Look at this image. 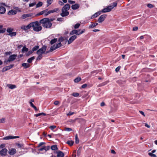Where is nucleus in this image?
<instances>
[{"instance_id":"obj_1","label":"nucleus","mask_w":157,"mask_h":157,"mask_svg":"<svg viewBox=\"0 0 157 157\" xmlns=\"http://www.w3.org/2000/svg\"><path fill=\"white\" fill-rule=\"evenodd\" d=\"M48 18H43L40 21V24L42 25L43 27L46 29H49L52 26V24L48 20Z\"/></svg>"},{"instance_id":"obj_2","label":"nucleus","mask_w":157,"mask_h":157,"mask_svg":"<svg viewBox=\"0 0 157 157\" xmlns=\"http://www.w3.org/2000/svg\"><path fill=\"white\" fill-rule=\"evenodd\" d=\"M34 22H36L37 23L36 25H34V26H32L33 27V30L37 32L41 31L42 29V27L40 26L41 24H40V21L39 22L36 21Z\"/></svg>"},{"instance_id":"obj_3","label":"nucleus","mask_w":157,"mask_h":157,"mask_svg":"<svg viewBox=\"0 0 157 157\" xmlns=\"http://www.w3.org/2000/svg\"><path fill=\"white\" fill-rule=\"evenodd\" d=\"M36 22H32L30 23L27 26L23 25L21 26V29L24 30H27L30 29L32 26H34V25H36Z\"/></svg>"},{"instance_id":"obj_4","label":"nucleus","mask_w":157,"mask_h":157,"mask_svg":"<svg viewBox=\"0 0 157 157\" xmlns=\"http://www.w3.org/2000/svg\"><path fill=\"white\" fill-rule=\"evenodd\" d=\"M17 56V55L13 54L9 56V59L8 60H6L4 61V63L7 64L8 62H10L15 60Z\"/></svg>"},{"instance_id":"obj_5","label":"nucleus","mask_w":157,"mask_h":157,"mask_svg":"<svg viewBox=\"0 0 157 157\" xmlns=\"http://www.w3.org/2000/svg\"><path fill=\"white\" fill-rule=\"evenodd\" d=\"M80 31L81 29H79L78 30L75 29L73 30L70 33V34L71 35H73L75 34L77 35H79L85 32V29H83L82 30L80 33H78V32H79Z\"/></svg>"},{"instance_id":"obj_6","label":"nucleus","mask_w":157,"mask_h":157,"mask_svg":"<svg viewBox=\"0 0 157 157\" xmlns=\"http://www.w3.org/2000/svg\"><path fill=\"white\" fill-rule=\"evenodd\" d=\"M47 47L45 46H43L40 48L36 52L37 54H42L44 53L45 52Z\"/></svg>"},{"instance_id":"obj_7","label":"nucleus","mask_w":157,"mask_h":157,"mask_svg":"<svg viewBox=\"0 0 157 157\" xmlns=\"http://www.w3.org/2000/svg\"><path fill=\"white\" fill-rule=\"evenodd\" d=\"M106 16V15L105 14L101 15L98 19V22L99 23H101L105 20Z\"/></svg>"},{"instance_id":"obj_8","label":"nucleus","mask_w":157,"mask_h":157,"mask_svg":"<svg viewBox=\"0 0 157 157\" xmlns=\"http://www.w3.org/2000/svg\"><path fill=\"white\" fill-rule=\"evenodd\" d=\"M69 14V12L67 11H66L62 9V13L60 15L63 17H66L68 16Z\"/></svg>"},{"instance_id":"obj_9","label":"nucleus","mask_w":157,"mask_h":157,"mask_svg":"<svg viewBox=\"0 0 157 157\" xmlns=\"http://www.w3.org/2000/svg\"><path fill=\"white\" fill-rule=\"evenodd\" d=\"M14 66L13 64H11L10 65L8 66H6L5 67H4L2 70V72H5L7 70H8L12 68Z\"/></svg>"},{"instance_id":"obj_10","label":"nucleus","mask_w":157,"mask_h":157,"mask_svg":"<svg viewBox=\"0 0 157 157\" xmlns=\"http://www.w3.org/2000/svg\"><path fill=\"white\" fill-rule=\"evenodd\" d=\"M7 151L8 150L6 148L2 149L0 151V155L2 156H5L7 154Z\"/></svg>"},{"instance_id":"obj_11","label":"nucleus","mask_w":157,"mask_h":157,"mask_svg":"<svg viewBox=\"0 0 157 157\" xmlns=\"http://www.w3.org/2000/svg\"><path fill=\"white\" fill-rule=\"evenodd\" d=\"M77 37V36L76 35H74L70 37L68 41V44H71Z\"/></svg>"},{"instance_id":"obj_12","label":"nucleus","mask_w":157,"mask_h":157,"mask_svg":"<svg viewBox=\"0 0 157 157\" xmlns=\"http://www.w3.org/2000/svg\"><path fill=\"white\" fill-rule=\"evenodd\" d=\"M111 7L110 6H107L106 8L103 9L102 11V12L103 13H106L112 10Z\"/></svg>"},{"instance_id":"obj_13","label":"nucleus","mask_w":157,"mask_h":157,"mask_svg":"<svg viewBox=\"0 0 157 157\" xmlns=\"http://www.w3.org/2000/svg\"><path fill=\"white\" fill-rule=\"evenodd\" d=\"M16 152V150L15 148H11L9 150L8 153L10 155H13Z\"/></svg>"},{"instance_id":"obj_14","label":"nucleus","mask_w":157,"mask_h":157,"mask_svg":"<svg viewBox=\"0 0 157 157\" xmlns=\"http://www.w3.org/2000/svg\"><path fill=\"white\" fill-rule=\"evenodd\" d=\"M57 154V157H63L64 155V153L61 151H58L56 152Z\"/></svg>"},{"instance_id":"obj_15","label":"nucleus","mask_w":157,"mask_h":157,"mask_svg":"<svg viewBox=\"0 0 157 157\" xmlns=\"http://www.w3.org/2000/svg\"><path fill=\"white\" fill-rule=\"evenodd\" d=\"M33 14L32 13H29L27 14H24L22 16V18L23 19H25L27 17H29L33 16Z\"/></svg>"},{"instance_id":"obj_16","label":"nucleus","mask_w":157,"mask_h":157,"mask_svg":"<svg viewBox=\"0 0 157 157\" xmlns=\"http://www.w3.org/2000/svg\"><path fill=\"white\" fill-rule=\"evenodd\" d=\"M17 13V12L16 10H12L8 12V14L9 15H13L16 14Z\"/></svg>"},{"instance_id":"obj_17","label":"nucleus","mask_w":157,"mask_h":157,"mask_svg":"<svg viewBox=\"0 0 157 157\" xmlns=\"http://www.w3.org/2000/svg\"><path fill=\"white\" fill-rule=\"evenodd\" d=\"M70 8V6L68 4H67L65 5L62 8V9L66 11H68Z\"/></svg>"},{"instance_id":"obj_18","label":"nucleus","mask_w":157,"mask_h":157,"mask_svg":"<svg viewBox=\"0 0 157 157\" xmlns=\"http://www.w3.org/2000/svg\"><path fill=\"white\" fill-rule=\"evenodd\" d=\"M80 5L78 4H75L72 5L71 6V8L73 10H76L79 7Z\"/></svg>"},{"instance_id":"obj_19","label":"nucleus","mask_w":157,"mask_h":157,"mask_svg":"<svg viewBox=\"0 0 157 157\" xmlns=\"http://www.w3.org/2000/svg\"><path fill=\"white\" fill-rule=\"evenodd\" d=\"M101 13V11H99L95 13L94 15H93L91 17V19H93L94 17H96L98 16L99 15H100Z\"/></svg>"},{"instance_id":"obj_20","label":"nucleus","mask_w":157,"mask_h":157,"mask_svg":"<svg viewBox=\"0 0 157 157\" xmlns=\"http://www.w3.org/2000/svg\"><path fill=\"white\" fill-rule=\"evenodd\" d=\"M6 11V9L3 6L0 7V13L1 14H4Z\"/></svg>"},{"instance_id":"obj_21","label":"nucleus","mask_w":157,"mask_h":157,"mask_svg":"<svg viewBox=\"0 0 157 157\" xmlns=\"http://www.w3.org/2000/svg\"><path fill=\"white\" fill-rule=\"evenodd\" d=\"M91 24L89 26V28L90 29L93 28L98 25L97 23H93L91 22Z\"/></svg>"},{"instance_id":"obj_22","label":"nucleus","mask_w":157,"mask_h":157,"mask_svg":"<svg viewBox=\"0 0 157 157\" xmlns=\"http://www.w3.org/2000/svg\"><path fill=\"white\" fill-rule=\"evenodd\" d=\"M22 66L24 67L25 68H29L30 67V65L29 63H24L22 64Z\"/></svg>"},{"instance_id":"obj_23","label":"nucleus","mask_w":157,"mask_h":157,"mask_svg":"<svg viewBox=\"0 0 157 157\" xmlns=\"http://www.w3.org/2000/svg\"><path fill=\"white\" fill-rule=\"evenodd\" d=\"M8 87L10 89H13L16 87V86L13 84H8L7 85Z\"/></svg>"},{"instance_id":"obj_24","label":"nucleus","mask_w":157,"mask_h":157,"mask_svg":"<svg viewBox=\"0 0 157 157\" xmlns=\"http://www.w3.org/2000/svg\"><path fill=\"white\" fill-rule=\"evenodd\" d=\"M51 148L52 150L54 151L58 149L56 145H54L52 146Z\"/></svg>"},{"instance_id":"obj_25","label":"nucleus","mask_w":157,"mask_h":157,"mask_svg":"<svg viewBox=\"0 0 157 157\" xmlns=\"http://www.w3.org/2000/svg\"><path fill=\"white\" fill-rule=\"evenodd\" d=\"M35 59V57L34 56H33L31 58L27 60V62L29 63H31Z\"/></svg>"},{"instance_id":"obj_26","label":"nucleus","mask_w":157,"mask_h":157,"mask_svg":"<svg viewBox=\"0 0 157 157\" xmlns=\"http://www.w3.org/2000/svg\"><path fill=\"white\" fill-rule=\"evenodd\" d=\"M66 144H68L70 146H71L73 144L74 141L72 140H68Z\"/></svg>"},{"instance_id":"obj_27","label":"nucleus","mask_w":157,"mask_h":157,"mask_svg":"<svg viewBox=\"0 0 157 157\" xmlns=\"http://www.w3.org/2000/svg\"><path fill=\"white\" fill-rule=\"evenodd\" d=\"M57 40V38H54L53 39H52L51 40V41L50 42V44H53L56 42V41Z\"/></svg>"},{"instance_id":"obj_28","label":"nucleus","mask_w":157,"mask_h":157,"mask_svg":"<svg viewBox=\"0 0 157 157\" xmlns=\"http://www.w3.org/2000/svg\"><path fill=\"white\" fill-rule=\"evenodd\" d=\"M57 48H56V46L55 45H54L52 46L51 47L49 52H52V51H53L54 50H55Z\"/></svg>"},{"instance_id":"obj_29","label":"nucleus","mask_w":157,"mask_h":157,"mask_svg":"<svg viewBox=\"0 0 157 157\" xmlns=\"http://www.w3.org/2000/svg\"><path fill=\"white\" fill-rule=\"evenodd\" d=\"M13 30V28H10L8 27L7 28L6 31L7 32L9 33H10Z\"/></svg>"},{"instance_id":"obj_30","label":"nucleus","mask_w":157,"mask_h":157,"mask_svg":"<svg viewBox=\"0 0 157 157\" xmlns=\"http://www.w3.org/2000/svg\"><path fill=\"white\" fill-rule=\"evenodd\" d=\"M17 33L16 32H13L11 33H9L8 35L12 37L13 36H16Z\"/></svg>"},{"instance_id":"obj_31","label":"nucleus","mask_w":157,"mask_h":157,"mask_svg":"<svg viewBox=\"0 0 157 157\" xmlns=\"http://www.w3.org/2000/svg\"><path fill=\"white\" fill-rule=\"evenodd\" d=\"M82 149V147H80L78 149L77 153V156H79L80 155Z\"/></svg>"},{"instance_id":"obj_32","label":"nucleus","mask_w":157,"mask_h":157,"mask_svg":"<svg viewBox=\"0 0 157 157\" xmlns=\"http://www.w3.org/2000/svg\"><path fill=\"white\" fill-rule=\"evenodd\" d=\"M12 139H13L12 136H8L5 137L3 138V140H9Z\"/></svg>"},{"instance_id":"obj_33","label":"nucleus","mask_w":157,"mask_h":157,"mask_svg":"<svg viewBox=\"0 0 157 157\" xmlns=\"http://www.w3.org/2000/svg\"><path fill=\"white\" fill-rule=\"evenodd\" d=\"M75 143L76 144H78L79 142V140L77 134H76L75 136Z\"/></svg>"},{"instance_id":"obj_34","label":"nucleus","mask_w":157,"mask_h":157,"mask_svg":"<svg viewBox=\"0 0 157 157\" xmlns=\"http://www.w3.org/2000/svg\"><path fill=\"white\" fill-rule=\"evenodd\" d=\"M53 0H47V6L50 5L52 3Z\"/></svg>"},{"instance_id":"obj_35","label":"nucleus","mask_w":157,"mask_h":157,"mask_svg":"<svg viewBox=\"0 0 157 157\" xmlns=\"http://www.w3.org/2000/svg\"><path fill=\"white\" fill-rule=\"evenodd\" d=\"M29 49L28 48H26L24 46V47L22 49V52H27L28 51Z\"/></svg>"},{"instance_id":"obj_36","label":"nucleus","mask_w":157,"mask_h":157,"mask_svg":"<svg viewBox=\"0 0 157 157\" xmlns=\"http://www.w3.org/2000/svg\"><path fill=\"white\" fill-rule=\"evenodd\" d=\"M117 3L115 2H113L112 3V5L110 6H111L112 9H113L114 7H116L117 6Z\"/></svg>"},{"instance_id":"obj_37","label":"nucleus","mask_w":157,"mask_h":157,"mask_svg":"<svg viewBox=\"0 0 157 157\" xmlns=\"http://www.w3.org/2000/svg\"><path fill=\"white\" fill-rule=\"evenodd\" d=\"M16 145L18 148H23V146L22 144H21L19 143H16Z\"/></svg>"},{"instance_id":"obj_38","label":"nucleus","mask_w":157,"mask_h":157,"mask_svg":"<svg viewBox=\"0 0 157 157\" xmlns=\"http://www.w3.org/2000/svg\"><path fill=\"white\" fill-rule=\"evenodd\" d=\"M39 48V47L38 45H36L32 49V50L33 52L34 51H36Z\"/></svg>"},{"instance_id":"obj_39","label":"nucleus","mask_w":157,"mask_h":157,"mask_svg":"<svg viewBox=\"0 0 157 157\" xmlns=\"http://www.w3.org/2000/svg\"><path fill=\"white\" fill-rule=\"evenodd\" d=\"M81 80V78L80 77H77L75 79L74 82H78L80 81Z\"/></svg>"},{"instance_id":"obj_40","label":"nucleus","mask_w":157,"mask_h":157,"mask_svg":"<svg viewBox=\"0 0 157 157\" xmlns=\"http://www.w3.org/2000/svg\"><path fill=\"white\" fill-rule=\"evenodd\" d=\"M43 4V3L42 2H39L36 5V8H38L40 7Z\"/></svg>"},{"instance_id":"obj_41","label":"nucleus","mask_w":157,"mask_h":157,"mask_svg":"<svg viewBox=\"0 0 157 157\" xmlns=\"http://www.w3.org/2000/svg\"><path fill=\"white\" fill-rule=\"evenodd\" d=\"M72 95L75 97H78L79 95V94L78 93H74L72 94Z\"/></svg>"},{"instance_id":"obj_42","label":"nucleus","mask_w":157,"mask_h":157,"mask_svg":"<svg viewBox=\"0 0 157 157\" xmlns=\"http://www.w3.org/2000/svg\"><path fill=\"white\" fill-rule=\"evenodd\" d=\"M38 56L36 58V60H40L42 57V55L41 54H38Z\"/></svg>"},{"instance_id":"obj_43","label":"nucleus","mask_w":157,"mask_h":157,"mask_svg":"<svg viewBox=\"0 0 157 157\" xmlns=\"http://www.w3.org/2000/svg\"><path fill=\"white\" fill-rule=\"evenodd\" d=\"M44 10H43V11H41V12H40L38 13L37 14H36L35 15V16H40V15L44 14Z\"/></svg>"},{"instance_id":"obj_44","label":"nucleus","mask_w":157,"mask_h":157,"mask_svg":"<svg viewBox=\"0 0 157 157\" xmlns=\"http://www.w3.org/2000/svg\"><path fill=\"white\" fill-rule=\"evenodd\" d=\"M6 29L3 28L2 29H0V34L6 32Z\"/></svg>"},{"instance_id":"obj_45","label":"nucleus","mask_w":157,"mask_h":157,"mask_svg":"<svg viewBox=\"0 0 157 157\" xmlns=\"http://www.w3.org/2000/svg\"><path fill=\"white\" fill-rule=\"evenodd\" d=\"M33 52L31 50V51H28L27 53H26V56H29V55H30V54H32L33 53Z\"/></svg>"},{"instance_id":"obj_46","label":"nucleus","mask_w":157,"mask_h":157,"mask_svg":"<svg viewBox=\"0 0 157 157\" xmlns=\"http://www.w3.org/2000/svg\"><path fill=\"white\" fill-rule=\"evenodd\" d=\"M148 155L152 157H156V155L155 154L151 152H149L148 153Z\"/></svg>"},{"instance_id":"obj_47","label":"nucleus","mask_w":157,"mask_h":157,"mask_svg":"<svg viewBox=\"0 0 157 157\" xmlns=\"http://www.w3.org/2000/svg\"><path fill=\"white\" fill-rule=\"evenodd\" d=\"M80 24L79 23L76 24L74 26V28L75 29H77L79 27Z\"/></svg>"},{"instance_id":"obj_48","label":"nucleus","mask_w":157,"mask_h":157,"mask_svg":"<svg viewBox=\"0 0 157 157\" xmlns=\"http://www.w3.org/2000/svg\"><path fill=\"white\" fill-rule=\"evenodd\" d=\"M62 44L61 43L59 42L58 44H56V48H59L61 46Z\"/></svg>"},{"instance_id":"obj_49","label":"nucleus","mask_w":157,"mask_h":157,"mask_svg":"<svg viewBox=\"0 0 157 157\" xmlns=\"http://www.w3.org/2000/svg\"><path fill=\"white\" fill-rule=\"evenodd\" d=\"M45 144V143L44 142H40L38 145V146H37V147H39L40 146H42L44 144Z\"/></svg>"},{"instance_id":"obj_50","label":"nucleus","mask_w":157,"mask_h":157,"mask_svg":"<svg viewBox=\"0 0 157 157\" xmlns=\"http://www.w3.org/2000/svg\"><path fill=\"white\" fill-rule=\"evenodd\" d=\"M63 38L62 37H61L58 40V42L61 43V42L63 41Z\"/></svg>"},{"instance_id":"obj_51","label":"nucleus","mask_w":157,"mask_h":157,"mask_svg":"<svg viewBox=\"0 0 157 157\" xmlns=\"http://www.w3.org/2000/svg\"><path fill=\"white\" fill-rule=\"evenodd\" d=\"M147 6L150 8H151L154 7L151 4H148L147 5Z\"/></svg>"},{"instance_id":"obj_52","label":"nucleus","mask_w":157,"mask_h":157,"mask_svg":"<svg viewBox=\"0 0 157 157\" xmlns=\"http://www.w3.org/2000/svg\"><path fill=\"white\" fill-rule=\"evenodd\" d=\"M65 130L68 132H70L72 131V129L70 128H65Z\"/></svg>"},{"instance_id":"obj_53","label":"nucleus","mask_w":157,"mask_h":157,"mask_svg":"<svg viewBox=\"0 0 157 157\" xmlns=\"http://www.w3.org/2000/svg\"><path fill=\"white\" fill-rule=\"evenodd\" d=\"M56 127V126L55 125H52L49 127V128L52 130H53Z\"/></svg>"},{"instance_id":"obj_54","label":"nucleus","mask_w":157,"mask_h":157,"mask_svg":"<svg viewBox=\"0 0 157 157\" xmlns=\"http://www.w3.org/2000/svg\"><path fill=\"white\" fill-rule=\"evenodd\" d=\"M45 150L47 151L48 150L50 149V146H47V147L44 146Z\"/></svg>"},{"instance_id":"obj_55","label":"nucleus","mask_w":157,"mask_h":157,"mask_svg":"<svg viewBox=\"0 0 157 157\" xmlns=\"http://www.w3.org/2000/svg\"><path fill=\"white\" fill-rule=\"evenodd\" d=\"M5 119L4 118H2L0 119V122L1 123H3L5 122Z\"/></svg>"},{"instance_id":"obj_56","label":"nucleus","mask_w":157,"mask_h":157,"mask_svg":"<svg viewBox=\"0 0 157 157\" xmlns=\"http://www.w3.org/2000/svg\"><path fill=\"white\" fill-rule=\"evenodd\" d=\"M36 4V3L35 2H33L31 4H29V7H32L34 6H35Z\"/></svg>"},{"instance_id":"obj_57","label":"nucleus","mask_w":157,"mask_h":157,"mask_svg":"<svg viewBox=\"0 0 157 157\" xmlns=\"http://www.w3.org/2000/svg\"><path fill=\"white\" fill-rule=\"evenodd\" d=\"M59 9L58 8H55L54 9L52 10V11H53V13L55 12H57V11H59Z\"/></svg>"},{"instance_id":"obj_58","label":"nucleus","mask_w":157,"mask_h":157,"mask_svg":"<svg viewBox=\"0 0 157 157\" xmlns=\"http://www.w3.org/2000/svg\"><path fill=\"white\" fill-rule=\"evenodd\" d=\"M120 68H121L120 66H118L115 69L116 71V72H118L119 71V70L120 69Z\"/></svg>"},{"instance_id":"obj_59","label":"nucleus","mask_w":157,"mask_h":157,"mask_svg":"<svg viewBox=\"0 0 157 157\" xmlns=\"http://www.w3.org/2000/svg\"><path fill=\"white\" fill-rule=\"evenodd\" d=\"M68 2L70 4H74L75 3V2L71 0H68Z\"/></svg>"},{"instance_id":"obj_60","label":"nucleus","mask_w":157,"mask_h":157,"mask_svg":"<svg viewBox=\"0 0 157 157\" xmlns=\"http://www.w3.org/2000/svg\"><path fill=\"white\" fill-rule=\"evenodd\" d=\"M11 53L12 52H5V55L6 56L10 55L11 54Z\"/></svg>"},{"instance_id":"obj_61","label":"nucleus","mask_w":157,"mask_h":157,"mask_svg":"<svg viewBox=\"0 0 157 157\" xmlns=\"http://www.w3.org/2000/svg\"><path fill=\"white\" fill-rule=\"evenodd\" d=\"M75 113L74 112H69L67 114V115L68 116H71L74 114Z\"/></svg>"},{"instance_id":"obj_62","label":"nucleus","mask_w":157,"mask_h":157,"mask_svg":"<svg viewBox=\"0 0 157 157\" xmlns=\"http://www.w3.org/2000/svg\"><path fill=\"white\" fill-rule=\"evenodd\" d=\"M63 18L60 17L58 18H57V20L58 21H63Z\"/></svg>"},{"instance_id":"obj_63","label":"nucleus","mask_w":157,"mask_h":157,"mask_svg":"<svg viewBox=\"0 0 157 157\" xmlns=\"http://www.w3.org/2000/svg\"><path fill=\"white\" fill-rule=\"evenodd\" d=\"M58 3L60 5V6H63L64 5V3L63 2L61 1H59L58 2Z\"/></svg>"},{"instance_id":"obj_64","label":"nucleus","mask_w":157,"mask_h":157,"mask_svg":"<svg viewBox=\"0 0 157 157\" xmlns=\"http://www.w3.org/2000/svg\"><path fill=\"white\" fill-rule=\"evenodd\" d=\"M59 102L58 101H55V102H54V104L56 105H57L59 104Z\"/></svg>"}]
</instances>
